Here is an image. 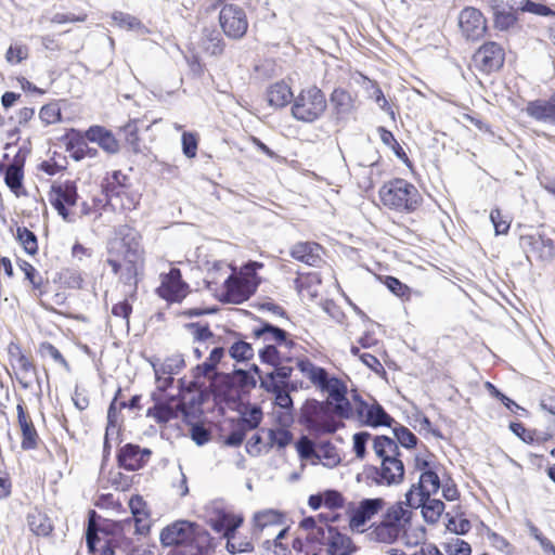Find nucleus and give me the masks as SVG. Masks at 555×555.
<instances>
[{
	"label": "nucleus",
	"mask_w": 555,
	"mask_h": 555,
	"mask_svg": "<svg viewBox=\"0 0 555 555\" xmlns=\"http://www.w3.org/2000/svg\"><path fill=\"white\" fill-rule=\"evenodd\" d=\"M17 240L29 255H36L38 251V242L35 233L27 228H17Z\"/></svg>",
	"instance_id": "37998d69"
},
{
	"label": "nucleus",
	"mask_w": 555,
	"mask_h": 555,
	"mask_svg": "<svg viewBox=\"0 0 555 555\" xmlns=\"http://www.w3.org/2000/svg\"><path fill=\"white\" fill-rule=\"evenodd\" d=\"M504 60L505 52L503 48L494 41L483 43L474 55L475 63L486 73L500 69Z\"/></svg>",
	"instance_id": "6ab92c4d"
},
{
	"label": "nucleus",
	"mask_w": 555,
	"mask_h": 555,
	"mask_svg": "<svg viewBox=\"0 0 555 555\" xmlns=\"http://www.w3.org/2000/svg\"><path fill=\"white\" fill-rule=\"evenodd\" d=\"M112 18L117 26L124 29L132 30L142 27L140 20L124 12L113 13Z\"/></svg>",
	"instance_id": "5fc2aeb1"
},
{
	"label": "nucleus",
	"mask_w": 555,
	"mask_h": 555,
	"mask_svg": "<svg viewBox=\"0 0 555 555\" xmlns=\"http://www.w3.org/2000/svg\"><path fill=\"white\" fill-rule=\"evenodd\" d=\"M288 383H282L272 372L267 373L264 377L260 376V386L268 392L275 393Z\"/></svg>",
	"instance_id": "69168bd1"
},
{
	"label": "nucleus",
	"mask_w": 555,
	"mask_h": 555,
	"mask_svg": "<svg viewBox=\"0 0 555 555\" xmlns=\"http://www.w3.org/2000/svg\"><path fill=\"white\" fill-rule=\"evenodd\" d=\"M189 291V285L182 280L181 271L171 268L166 274H162V284L158 287V295L167 301H181Z\"/></svg>",
	"instance_id": "f3484780"
},
{
	"label": "nucleus",
	"mask_w": 555,
	"mask_h": 555,
	"mask_svg": "<svg viewBox=\"0 0 555 555\" xmlns=\"http://www.w3.org/2000/svg\"><path fill=\"white\" fill-rule=\"evenodd\" d=\"M337 414L328 401L321 402L315 399H308L300 413V423L314 434H332L338 428Z\"/></svg>",
	"instance_id": "423d86ee"
},
{
	"label": "nucleus",
	"mask_w": 555,
	"mask_h": 555,
	"mask_svg": "<svg viewBox=\"0 0 555 555\" xmlns=\"http://www.w3.org/2000/svg\"><path fill=\"white\" fill-rule=\"evenodd\" d=\"M459 26L462 34L468 40L480 39L487 30V23L483 14L481 11L473 7H467L461 11L459 16Z\"/></svg>",
	"instance_id": "dca6fc26"
},
{
	"label": "nucleus",
	"mask_w": 555,
	"mask_h": 555,
	"mask_svg": "<svg viewBox=\"0 0 555 555\" xmlns=\"http://www.w3.org/2000/svg\"><path fill=\"white\" fill-rule=\"evenodd\" d=\"M317 534L318 538L311 542L324 546L327 555H352L357 552V546L352 539L338 529H328L317 532Z\"/></svg>",
	"instance_id": "f8f14e48"
},
{
	"label": "nucleus",
	"mask_w": 555,
	"mask_h": 555,
	"mask_svg": "<svg viewBox=\"0 0 555 555\" xmlns=\"http://www.w3.org/2000/svg\"><path fill=\"white\" fill-rule=\"evenodd\" d=\"M443 548L448 555H470L472 553L470 545L457 537L451 538L450 541L446 542Z\"/></svg>",
	"instance_id": "de8ad7c7"
},
{
	"label": "nucleus",
	"mask_w": 555,
	"mask_h": 555,
	"mask_svg": "<svg viewBox=\"0 0 555 555\" xmlns=\"http://www.w3.org/2000/svg\"><path fill=\"white\" fill-rule=\"evenodd\" d=\"M223 356H224V348L215 347L210 351L208 359L204 363L198 364L195 367V377H201V376L211 377L216 371L218 363L221 361Z\"/></svg>",
	"instance_id": "ea45409f"
},
{
	"label": "nucleus",
	"mask_w": 555,
	"mask_h": 555,
	"mask_svg": "<svg viewBox=\"0 0 555 555\" xmlns=\"http://www.w3.org/2000/svg\"><path fill=\"white\" fill-rule=\"evenodd\" d=\"M525 111L533 119L555 126V92L547 100L530 101Z\"/></svg>",
	"instance_id": "a878e982"
},
{
	"label": "nucleus",
	"mask_w": 555,
	"mask_h": 555,
	"mask_svg": "<svg viewBox=\"0 0 555 555\" xmlns=\"http://www.w3.org/2000/svg\"><path fill=\"white\" fill-rule=\"evenodd\" d=\"M184 364L185 363H184V359L182 358V356L177 354V356L167 358L163 362L160 370L164 374L173 375V374L179 373V371L184 366Z\"/></svg>",
	"instance_id": "e2e57ef3"
},
{
	"label": "nucleus",
	"mask_w": 555,
	"mask_h": 555,
	"mask_svg": "<svg viewBox=\"0 0 555 555\" xmlns=\"http://www.w3.org/2000/svg\"><path fill=\"white\" fill-rule=\"evenodd\" d=\"M415 507H422V515L426 522L436 524L444 511V503L441 500L424 498Z\"/></svg>",
	"instance_id": "c9c22d12"
},
{
	"label": "nucleus",
	"mask_w": 555,
	"mask_h": 555,
	"mask_svg": "<svg viewBox=\"0 0 555 555\" xmlns=\"http://www.w3.org/2000/svg\"><path fill=\"white\" fill-rule=\"evenodd\" d=\"M201 47L210 55L221 54L223 51V41L220 33L215 28L203 29Z\"/></svg>",
	"instance_id": "f704fd0d"
},
{
	"label": "nucleus",
	"mask_w": 555,
	"mask_h": 555,
	"mask_svg": "<svg viewBox=\"0 0 555 555\" xmlns=\"http://www.w3.org/2000/svg\"><path fill=\"white\" fill-rule=\"evenodd\" d=\"M314 463H322L326 467H334L340 463V456L337 449L330 441L320 442L317 444V455Z\"/></svg>",
	"instance_id": "72a5a7b5"
},
{
	"label": "nucleus",
	"mask_w": 555,
	"mask_h": 555,
	"mask_svg": "<svg viewBox=\"0 0 555 555\" xmlns=\"http://www.w3.org/2000/svg\"><path fill=\"white\" fill-rule=\"evenodd\" d=\"M397 441L404 448H414L417 443V437L406 427L398 424L392 429Z\"/></svg>",
	"instance_id": "09e8293b"
},
{
	"label": "nucleus",
	"mask_w": 555,
	"mask_h": 555,
	"mask_svg": "<svg viewBox=\"0 0 555 555\" xmlns=\"http://www.w3.org/2000/svg\"><path fill=\"white\" fill-rule=\"evenodd\" d=\"M378 193L383 205L398 212H412L423 201L415 185L399 178L384 183Z\"/></svg>",
	"instance_id": "20e7f679"
},
{
	"label": "nucleus",
	"mask_w": 555,
	"mask_h": 555,
	"mask_svg": "<svg viewBox=\"0 0 555 555\" xmlns=\"http://www.w3.org/2000/svg\"><path fill=\"white\" fill-rule=\"evenodd\" d=\"M487 3L492 13L493 27L499 31L519 30V12L539 16L554 15L551 8L532 0H487Z\"/></svg>",
	"instance_id": "f03ea898"
},
{
	"label": "nucleus",
	"mask_w": 555,
	"mask_h": 555,
	"mask_svg": "<svg viewBox=\"0 0 555 555\" xmlns=\"http://www.w3.org/2000/svg\"><path fill=\"white\" fill-rule=\"evenodd\" d=\"M298 370L307 376L310 382L318 387L321 385L327 374L326 370L314 365L309 359L301 358L296 362Z\"/></svg>",
	"instance_id": "58836bf2"
},
{
	"label": "nucleus",
	"mask_w": 555,
	"mask_h": 555,
	"mask_svg": "<svg viewBox=\"0 0 555 555\" xmlns=\"http://www.w3.org/2000/svg\"><path fill=\"white\" fill-rule=\"evenodd\" d=\"M244 518L242 515H236L224 508L214 507L210 517L211 528L225 537L227 533L236 532V529L242 526Z\"/></svg>",
	"instance_id": "5701e85b"
},
{
	"label": "nucleus",
	"mask_w": 555,
	"mask_h": 555,
	"mask_svg": "<svg viewBox=\"0 0 555 555\" xmlns=\"http://www.w3.org/2000/svg\"><path fill=\"white\" fill-rule=\"evenodd\" d=\"M137 124V120H130L121 128V132L125 135V140L135 152L139 151L140 141L138 135L139 128Z\"/></svg>",
	"instance_id": "052dcab7"
},
{
	"label": "nucleus",
	"mask_w": 555,
	"mask_h": 555,
	"mask_svg": "<svg viewBox=\"0 0 555 555\" xmlns=\"http://www.w3.org/2000/svg\"><path fill=\"white\" fill-rule=\"evenodd\" d=\"M384 284L396 296L400 298H409L411 289L395 276H385Z\"/></svg>",
	"instance_id": "bf43d9fd"
},
{
	"label": "nucleus",
	"mask_w": 555,
	"mask_h": 555,
	"mask_svg": "<svg viewBox=\"0 0 555 555\" xmlns=\"http://www.w3.org/2000/svg\"><path fill=\"white\" fill-rule=\"evenodd\" d=\"M219 23L224 35L231 39L243 38L248 28L244 9L235 4H227L221 9Z\"/></svg>",
	"instance_id": "9b49d317"
},
{
	"label": "nucleus",
	"mask_w": 555,
	"mask_h": 555,
	"mask_svg": "<svg viewBox=\"0 0 555 555\" xmlns=\"http://www.w3.org/2000/svg\"><path fill=\"white\" fill-rule=\"evenodd\" d=\"M262 420L261 409L257 405L248 408L240 418L238 423L247 430H253L258 427Z\"/></svg>",
	"instance_id": "c03bdc74"
},
{
	"label": "nucleus",
	"mask_w": 555,
	"mask_h": 555,
	"mask_svg": "<svg viewBox=\"0 0 555 555\" xmlns=\"http://www.w3.org/2000/svg\"><path fill=\"white\" fill-rule=\"evenodd\" d=\"M185 327L191 332L195 341H206L210 338H214V334L210 331L208 325H203L201 323H189Z\"/></svg>",
	"instance_id": "680f3d73"
},
{
	"label": "nucleus",
	"mask_w": 555,
	"mask_h": 555,
	"mask_svg": "<svg viewBox=\"0 0 555 555\" xmlns=\"http://www.w3.org/2000/svg\"><path fill=\"white\" fill-rule=\"evenodd\" d=\"M27 524L36 535L47 537L53 529L50 518L37 509L28 514Z\"/></svg>",
	"instance_id": "e433bc0d"
},
{
	"label": "nucleus",
	"mask_w": 555,
	"mask_h": 555,
	"mask_svg": "<svg viewBox=\"0 0 555 555\" xmlns=\"http://www.w3.org/2000/svg\"><path fill=\"white\" fill-rule=\"evenodd\" d=\"M86 138L94 143H98L104 151L114 154L118 151L119 145L111 131L101 126H91L86 131Z\"/></svg>",
	"instance_id": "7c9ffc66"
},
{
	"label": "nucleus",
	"mask_w": 555,
	"mask_h": 555,
	"mask_svg": "<svg viewBox=\"0 0 555 555\" xmlns=\"http://www.w3.org/2000/svg\"><path fill=\"white\" fill-rule=\"evenodd\" d=\"M318 388L328 395L326 401L334 408L338 416L347 418L352 414V406L346 397L347 386L343 380L331 377L327 373L323 383Z\"/></svg>",
	"instance_id": "9d476101"
},
{
	"label": "nucleus",
	"mask_w": 555,
	"mask_h": 555,
	"mask_svg": "<svg viewBox=\"0 0 555 555\" xmlns=\"http://www.w3.org/2000/svg\"><path fill=\"white\" fill-rule=\"evenodd\" d=\"M17 420L22 431L21 447L23 450H34L38 447L39 436L23 404H17Z\"/></svg>",
	"instance_id": "bb28decb"
},
{
	"label": "nucleus",
	"mask_w": 555,
	"mask_h": 555,
	"mask_svg": "<svg viewBox=\"0 0 555 555\" xmlns=\"http://www.w3.org/2000/svg\"><path fill=\"white\" fill-rule=\"evenodd\" d=\"M132 312L131 304L125 299L118 304H115L112 308V314L116 318H120L127 330H129V317Z\"/></svg>",
	"instance_id": "0e129e2a"
},
{
	"label": "nucleus",
	"mask_w": 555,
	"mask_h": 555,
	"mask_svg": "<svg viewBox=\"0 0 555 555\" xmlns=\"http://www.w3.org/2000/svg\"><path fill=\"white\" fill-rule=\"evenodd\" d=\"M98 542H103L102 555H117L118 551L125 553L131 543L124 535L122 527L118 522H108L98 527L90 517L86 532V543L91 554L95 553Z\"/></svg>",
	"instance_id": "7ed1b4c3"
},
{
	"label": "nucleus",
	"mask_w": 555,
	"mask_h": 555,
	"mask_svg": "<svg viewBox=\"0 0 555 555\" xmlns=\"http://www.w3.org/2000/svg\"><path fill=\"white\" fill-rule=\"evenodd\" d=\"M263 264L257 261H249L243 266L240 276L236 279L229 278L227 281L229 294H254L260 283L257 270Z\"/></svg>",
	"instance_id": "ddd939ff"
},
{
	"label": "nucleus",
	"mask_w": 555,
	"mask_h": 555,
	"mask_svg": "<svg viewBox=\"0 0 555 555\" xmlns=\"http://www.w3.org/2000/svg\"><path fill=\"white\" fill-rule=\"evenodd\" d=\"M298 455L302 460H314L317 455V444L308 437L302 436L296 442Z\"/></svg>",
	"instance_id": "864d4df0"
},
{
	"label": "nucleus",
	"mask_w": 555,
	"mask_h": 555,
	"mask_svg": "<svg viewBox=\"0 0 555 555\" xmlns=\"http://www.w3.org/2000/svg\"><path fill=\"white\" fill-rule=\"evenodd\" d=\"M259 357L262 363L270 364L272 366H278L282 363V357L278 348L268 344L266 347L259 350Z\"/></svg>",
	"instance_id": "13d9d810"
},
{
	"label": "nucleus",
	"mask_w": 555,
	"mask_h": 555,
	"mask_svg": "<svg viewBox=\"0 0 555 555\" xmlns=\"http://www.w3.org/2000/svg\"><path fill=\"white\" fill-rule=\"evenodd\" d=\"M327 107L323 91L317 86L302 89L293 100L292 115L302 122H313L321 118Z\"/></svg>",
	"instance_id": "0eeeda50"
},
{
	"label": "nucleus",
	"mask_w": 555,
	"mask_h": 555,
	"mask_svg": "<svg viewBox=\"0 0 555 555\" xmlns=\"http://www.w3.org/2000/svg\"><path fill=\"white\" fill-rule=\"evenodd\" d=\"M333 114L337 120L350 115L354 109V100L350 92L343 88H335L330 96Z\"/></svg>",
	"instance_id": "c756f323"
},
{
	"label": "nucleus",
	"mask_w": 555,
	"mask_h": 555,
	"mask_svg": "<svg viewBox=\"0 0 555 555\" xmlns=\"http://www.w3.org/2000/svg\"><path fill=\"white\" fill-rule=\"evenodd\" d=\"M366 424L373 427L377 426H391L395 422L393 418L384 410V408L374 403L366 408Z\"/></svg>",
	"instance_id": "a19ab883"
},
{
	"label": "nucleus",
	"mask_w": 555,
	"mask_h": 555,
	"mask_svg": "<svg viewBox=\"0 0 555 555\" xmlns=\"http://www.w3.org/2000/svg\"><path fill=\"white\" fill-rule=\"evenodd\" d=\"M267 98L271 106L283 107L291 102L293 93L285 82H275L268 89Z\"/></svg>",
	"instance_id": "473e14b6"
},
{
	"label": "nucleus",
	"mask_w": 555,
	"mask_h": 555,
	"mask_svg": "<svg viewBox=\"0 0 555 555\" xmlns=\"http://www.w3.org/2000/svg\"><path fill=\"white\" fill-rule=\"evenodd\" d=\"M227 550L232 553H243V552H253L254 551V544L249 540L244 541H236V533H227Z\"/></svg>",
	"instance_id": "3c124183"
},
{
	"label": "nucleus",
	"mask_w": 555,
	"mask_h": 555,
	"mask_svg": "<svg viewBox=\"0 0 555 555\" xmlns=\"http://www.w3.org/2000/svg\"><path fill=\"white\" fill-rule=\"evenodd\" d=\"M412 512L403 507L401 502L387 508L383 519L371 526L370 537L380 543H393L410 524Z\"/></svg>",
	"instance_id": "39448f33"
},
{
	"label": "nucleus",
	"mask_w": 555,
	"mask_h": 555,
	"mask_svg": "<svg viewBox=\"0 0 555 555\" xmlns=\"http://www.w3.org/2000/svg\"><path fill=\"white\" fill-rule=\"evenodd\" d=\"M152 451L150 449H141L137 444L127 443L120 448L117 454L118 465L127 470H138L149 461Z\"/></svg>",
	"instance_id": "aec40b11"
},
{
	"label": "nucleus",
	"mask_w": 555,
	"mask_h": 555,
	"mask_svg": "<svg viewBox=\"0 0 555 555\" xmlns=\"http://www.w3.org/2000/svg\"><path fill=\"white\" fill-rule=\"evenodd\" d=\"M268 438L270 446H276L283 449L292 442L293 435L289 430L284 428L269 429Z\"/></svg>",
	"instance_id": "49530a36"
},
{
	"label": "nucleus",
	"mask_w": 555,
	"mask_h": 555,
	"mask_svg": "<svg viewBox=\"0 0 555 555\" xmlns=\"http://www.w3.org/2000/svg\"><path fill=\"white\" fill-rule=\"evenodd\" d=\"M261 555H287L289 550L287 545L282 542L270 538L261 541Z\"/></svg>",
	"instance_id": "8fccbe9b"
},
{
	"label": "nucleus",
	"mask_w": 555,
	"mask_h": 555,
	"mask_svg": "<svg viewBox=\"0 0 555 555\" xmlns=\"http://www.w3.org/2000/svg\"><path fill=\"white\" fill-rule=\"evenodd\" d=\"M106 263L119 276V281L129 287L127 294L134 298L138 287V272L143 261L141 235L135 229L121 225L116 237L108 244Z\"/></svg>",
	"instance_id": "f257e3e1"
},
{
	"label": "nucleus",
	"mask_w": 555,
	"mask_h": 555,
	"mask_svg": "<svg viewBox=\"0 0 555 555\" xmlns=\"http://www.w3.org/2000/svg\"><path fill=\"white\" fill-rule=\"evenodd\" d=\"M198 526L193 522L181 520L167 526L160 532V541L165 546L186 545L195 540Z\"/></svg>",
	"instance_id": "4468645a"
},
{
	"label": "nucleus",
	"mask_w": 555,
	"mask_h": 555,
	"mask_svg": "<svg viewBox=\"0 0 555 555\" xmlns=\"http://www.w3.org/2000/svg\"><path fill=\"white\" fill-rule=\"evenodd\" d=\"M373 450L382 461L400 455L397 441L386 436H376L374 438Z\"/></svg>",
	"instance_id": "4c0bfd02"
},
{
	"label": "nucleus",
	"mask_w": 555,
	"mask_h": 555,
	"mask_svg": "<svg viewBox=\"0 0 555 555\" xmlns=\"http://www.w3.org/2000/svg\"><path fill=\"white\" fill-rule=\"evenodd\" d=\"M23 167L24 159L15 156L13 163H11L4 171V182L16 196L22 194L21 191L23 189L24 178Z\"/></svg>",
	"instance_id": "2f4dec72"
},
{
	"label": "nucleus",
	"mask_w": 555,
	"mask_h": 555,
	"mask_svg": "<svg viewBox=\"0 0 555 555\" xmlns=\"http://www.w3.org/2000/svg\"><path fill=\"white\" fill-rule=\"evenodd\" d=\"M289 253L297 261L319 267L322 262L323 247L315 242H298L292 246Z\"/></svg>",
	"instance_id": "b1692460"
},
{
	"label": "nucleus",
	"mask_w": 555,
	"mask_h": 555,
	"mask_svg": "<svg viewBox=\"0 0 555 555\" xmlns=\"http://www.w3.org/2000/svg\"><path fill=\"white\" fill-rule=\"evenodd\" d=\"M191 438L197 446H204L210 440V431L201 424H192Z\"/></svg>",
	"instance_id": "774afa93"
},
{
	"label": "nucleus",
	"mask_w": 555,
	"mask_h": 555,
	"mask_svg": "<svg viewBox=\"0 0 555 555\" xmlns=\"http://www.w3.org/2000/svg\"><path fill=\"white\" fill-rule=\"evenodd\" d=\"M49 201L64 221L75 222V215L67 209V206H75L78 201L77 185L74 181L54 182L49 192Z\"/></svg>",
	"instance_id": "1a4fd4ad"
},
{
	"label": "nucleus",
	"mask_w": 555,
	"mask_h": 555,
	"mask_svg": "<svg viewBox=\"0 0 555 555\" xmlns=\"http://www.w3.org/2000/svg\"><path fill=\"white\" fill-rule=\"evenodd\" d=\"M366 92L369 98L374 100L375 103L385 112L390 109L387 99L385 98L382 89L373 80H367Z\"/></svg>",
	"instance_id": "6e6d98bb"
},
{
	"label": "nucleus",
	"mask_w": 555,
	"mask_h": 555,
	"mask_svg": "<svg viewBox=\"0 0 555 555\" xmlns=\"http://www.w3.org/2000/svg\"><path fill=\"white\" fill-rule=\"evenodd\" d=\"M254 353L255 351L251 344L244 340L233 343L229 349L230 357L238 362L250 360Z\"/></svg>",
	"instance_id": "79ce46f5"
},
{
	"label": "nucleus",
	"mask_w": 555,
	"mask_h": 555,
	"mask_svg": "<svg viewBox=\"0 0 555 555\" xmlns=\"http://www.w3.org/2000/svg\"><path fill=\"white\" fill-rule=\"evenodd\" d=\"M253 334L256 338H262L263 341H275L280 346L293 348L295 343L288 339V333L279 326L269 322H263L259 327L254 328Z\"/></svg>",
	"instance_id": "c85d7f7f"
},
{
	"label": "nucleus",
	"mask_w": 555,
	"mask_h": 555,
	"mask_svg": "<svg viewBox=\"0 0 555 555\" xmlns=\"http://www.w3.org/2000/svg\"><path fill=\"white\" fill-rule=\"evenodd\" d=\"M369 476L377 485H399L404 477V465L398 456L384 459L379 468H371Z\"/></svg>",
	"instance_id": "2eb2a0df"
},
{
	"label": "nucleus",
	"mask_w": 555,
	"mask_h": 555,
	"mask_svg": "<svg viewBox=\"0 0 555 555\" xmlns=\"http://www.w3.org/2000/svg\"><path fill=\"white\" fill-rule=\"evenodd\" d=\"M61 108L56 103L43 105L39 112V118L44 125H52L61 120Z\"/></svg>",
	"instance_id": "603ef678"
},
{
	"label": "nucleus",
	"mask_w": 555,
	"mask_h": 555,
	"mask_svg": "<svg viewBox=\"0 0 555 555\" xmlns=\"http://www.w3.org/2000/svg\"><path fill=\"white\" fill-rule=\"evenodd\" d=\"M21 270L25 274V279L29 281L34 289L41 291V286L43 283L42 276L39 274V272L36 270V268L30 264L28 261L23 260L20 263ZM42 292H40L41 294Z\"/></svg>",
	"instance_id": "4d7b16f0"
},
{
	"label": "nucleus",
	"mask_w": 555,
	"mask_h": 555,
	"mask_svg": "<svg viewBox=\"0 0 555 555\" xmlns=\"http://www.w3.org/2000/svg\"><path fill=\"white\" fill-rule=\"evenodd\" d=\"M519 246L530 263L533 260L541 263H551L555 260V241L543 231L521 234Z\"/></svg>",
	"instance_id": "6e6552de"
},
{
	"label": "nucleus",
	"mask_w": 555,
	"mask_h": 555,
	"mask_svg": "<svg viewBox=\"0 0 555 555\" xmlns=\"http://www.w3.org/2000/svg\"><path fill=\"white\" fill-rule=\"evenodd\" d=\"M282 516L273 509L258 512L253 518L251 540L261 541L264 531L280 525Z\"/></svg>",
	"instance_id": "cd10ccee"
},
{
	"label": "nucleus",
	"mask_w": 555,
	"mask_h": 555,
	"mask_svg": "<svg viewBox=\"0 0 555 555\" xmlns=\"http://www.w3.org/2000/svg\"><path fill=\"white\" fill-rule=\"evenodd\" d=\"M384 500L380 498L365 499L360 502L358 508L353 512L350 517L349 526L352 530H360L367 520H370L375 514L382 509Z\"/></svg>",
	"instance_id": "393cba45"
},
{
	"label": "nucleus",
	"mask_w": 555,
	"mask_h": 555,
	"mask_svg": "<svg viewBox=\"0 0 555 555\" xmlns=\"http://www.w3.org/2000/svg\"><path fill=\"white\" fill-rule=\"evenodd\" d=\"M146 415L154 417L156 422L160 424H165L180 416L185 423H190L191 417V413L183 402H177L176 405H171L170 403H157L147 410Z\"/></svg>",
	"instance_id": "4be33fe9"
},
{
	"label": "nucleus",
	"mask_w": 555,
	"mask_h": 555,
	"mask_svg": "<svg viewBox=\"0 0 555 555\" xmlns=\"http://www.w3.org/2000/svg\"><path fill=\"white\" fill-rule=\"evenodd\" d=\"M440 488V479L438 475L427 469L420 476L417 485L412 486L410 491L405 494V502L409 506H416L422 500L436 493Z\"/></svg>",
	"instance_id": "a211bd4d"
},
{
	"label": "nucleus",
	"mask_w": 555,
	"mask_h": 555,
	"mask_svg": "<svg viewBox=\"0 0 555 555\" xmlns=\"http://www.w3.org/2000/svg\"><path fill=\"white\" fill-rule=\"evenodd\" d=\"M338 520V514L333 509L327 512H322L317 516L305 517L299 527L307 531V539L309 541L318 538L317 532L326 531L328 529H338L337 527L332 526L333 522Z\"/></svg>",
	"instance_id": "412c9836"
},
{
	"label": "nucleus",
	"mask_w": 555,
	"mask_h": 555,
	"mask_svg": "<svg viewBox=\"0 0 555 555\" xmlns=\"http://www.w3.org/2000/svg\"><path fill=\"white\" fill-rule=\"evenodd\" d=\"M182 150L183 154L189 157L193 158L196 156L197 152V138L192 132H183L182 134Z\"/></svg>",
	"instance_id": "338daca9"
},
{
	"label": "nucleus",
	"mask_w": 555,
	"mask_h": 555,
	"mask_svg": "<svg viewBox=\"0 0 555 555\" xmlns=\"http://www.w3.org/2000/svg\"><path fill=\"white\" fill-rule=\"evenodd\" d=\"M38 352L42 358L50 357L56 363L61 364L66 371L70 370V366L66 359L62 356L56 347H54L51 343L43 341L39 345Z\"/></svg>",
	"instance_id": "a18cd8bd"
}]
</instances>
